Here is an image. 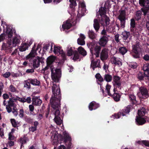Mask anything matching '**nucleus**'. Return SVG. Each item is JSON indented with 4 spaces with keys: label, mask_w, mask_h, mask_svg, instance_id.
Segmentation results:
<instances>
[{
    "label": "nucleus",
    "mask_w": 149,
    "mask_h": 149,
    "mask_svg": "<svg viewBox=\"0 0 149 149\" xmlns=\"http://www.w3.org/2000/svg\"><path fill=\"white\" fill-rule=\"evenodd\" d=\"M53 95L50 100L51 107L53 108L52 112L55 116L54 120L56 124L61 125L63 122L60 117L59 111L60 101L61 100V91L59 87L53 83L52 87Z\"/></svg>",
    "instance_id": "nucleus-1"
},
{
    "label": "nucleus",
    "mask_w": 149,
    "mask_h": 149,
    "mask_svg": "<svg viewBox=\"0 0 149 149\" xmlns=\"http://www.w3.org/2000/svg\"><path fill=\"white\" fill-rule=\"evenodd\" d=\"M52 134L51 136L52 144L53 145L56 146L59 143H61L62 142L65 143V131L63 132V136L59 134L55 130H52L51 131Z\"/></svg>",
    "instance_id": "nucleus-2"
},
{
    "label": "nucleus",
    "mask_w": 149,
    "mask_h": 149,
    "mask_svg": "<svg viewBox=\"0 0 149 149\" xmlns=\"http://www.w3.org/2000/svg\"><path fill=\"white\" fill-rule=\"evenodd\" d=\"M55 54L60 55L62 58L61 60L58 63V65L60 67L63 65L65 60V53L59 47L54 46L53 51Z\"/></svg>",
    "instance_id": "nucleus-3"
},
{
    "label": "nucleus",
    "mask_w": 149,
    "mask_h": 149,
    "mask_svg": "<svg viewBox=\"0 0 149 149\" xmlns=\"http://www.w3.org/2000/svg\"><path fill=\"white\" fill-rule=\"evenodd\" d=\"M51 69V76L52 80L55 82H58L61 76V70L60 68H52Z\"/></svg>",
    "instance_id": "nucleus-4"
},
{
    "label": "nucleus",
    "mask_w": 149,
    "mask_h": 149,
    "mask_svg": "<svg viewBox=\"0 0 149 149\" xmlns=\"http://www.w3.org/2000/svg\"><path fill=\"white\" fill-rule=\"evenodd\" d=\"M137 95L140 99L147 98L149 96L148 90L144 87L139 88V92L137 93Z\"/></svg>",
    "instance_id": "nucleus-5"
},
{
    "label": "nucleus",
    "mask_w": 149,
    "mask_h": 149,
    "mask_svg": "<svg viewBox=\"0 0 149 149\" xmlns=\"http://www.w3.org/2000/svg\"><path fill=\"white\" fill-rule=\"evenodd\" d=\"M41 58L38 56L37 59L33 58L29 60V63L33 66L34 69H35L39 67L40 62L42 63V61H41Z\"/></svg>",
    "instance_id": "nucleus-6"
},
{
    "label": "nucleus",
    "mask_w": 149,
    "mask_h": 149,
    "mask_svg": "<svg viewBox=\"0 0 149 149\" xmlns=\"http://www.w3.org/2000/svg\"><path fill=\"white\" fill-rule=\"evenodd\" d=\"M125 15L124 10H121L120 12V15L118 17V19L120 21L121 27L122 28H124L125 27Z\"/></svg>",
    "instance_id": "nucleus-7"
},
{
    "label": "nucleus",
    "mask_w": 149,
    "mask_h": 149,
    "mask_svg": "<svg viewBox=\"0 0 149 149\" xmlns=\"http://www.w3.org/2000/svg\"><path fill=\"white\" fill-rule=\"evenodd\" d=\"M11 40H8L7 43L3 42L1 46V50H4L6 52L13 47L12 45Z\"/></svg>",
    "instance_id": "nucleus-8"
},
{
    "label": "nucleus",
    "mask_w": 149,
    "mask_h": 149,
    "mask_svg": "<svg viewBox=\"0 0 149 149\" xmlns=\"http://www.w3.org/2000/svg\"><path fill=\"white\" fill-rule=\"evenodd\" d=\"M110 61L112 64L118 67L121 66L122 64L121 59L115 56L111 57Z\"/></svg>",
    "instance_id": "nucleus-9"
},
{
    "label": "nucleus",
    "mask_w": 149,
    "mask_h": 149,
    "mask_svg": "<svg viewBox=\"0 0 149 149\" xmlns=\"http://www.w3.org/2000/svg\"><path fill=\"white\" fill-rule=\"evenodd\" d=\"M130 111V107L129 106H127L126 108L123 110V112H119L117 114H115L114 115H113L111 116L112 118H113V119L118 118L120 117V115L122 114L123 116L125 115L124 113H128Z\"/></svg>",
    "instance_id": "nucleus-10"
},
{
    "label": "nucleus",
    "mask_w": 149,
    "mask_h": 149,
    "mask_svg": "<svg viewBox=\"0 0 149 149\" xmlns=\"http://www.w3.org/2000/svg\"><path fill=\"white\" fill-rule=\"evenodd\" d=\"M113 85L115 87L119 89H121V81L120 78L118 76H114L113 79Z\"/></svg>",
    "instance_id": "nucleus-11"
},
{
    "label": "nucleus",
    "mask_w": 149,
    "mask_h": 149,
    "mask_svg": "<svg viewBox=\"0 0 149 149\" xmlns=\"http://www.w3.org/2000/svg\"><path fill=\"white\" fill-rule=\"evenodd\" d=\"M109 18L107 16H104L100 20V22L103 27L105 26L107 27L109 24Z\"/></svg>",
    "instance_id": "nucleus-12"
},
{
    "label": "nucleus",
    "mask_w": 149,
    "mask_h": 149,
    "mask_svg": "<svg viewBox=\"0 0 149 149\" xmlns=\"http://www.w3.org/2000/svg\"><path fill=\"white\" fill-rule=\"evenodd\" d=\"M109 36H103L101 37L98 41L99 44L101 46H105L108 42Z\"/></svg>",
    "instance_id": "nucleus-13"
},
{
    "label": "nucleus",
    "mask_w": 149,
    "mask_h": 149,
    "mask_svg": "<svg viewBox=\"0 0 149 149\" xmlns=\"http://www.w3.org/2000/svg\"><path fill=\"white\" fill-rule=\"evenodd\" d=\"M108 50L106 48L102 49L100 55V58L102 61L106 60L108 58Z\"/></svg>",
    "instance_id": "nucleus-14"
},
{
    "label": "nucleus",
    "mask_w": 149,
    "mask_h": 149,
    "mask_svg": "<svg viewBox=\"0 0 149 149\" xmlns=\"http://www.w3.org/2000/svg\"><path fill=\"white\" fill-rule=\"evenodd\" d=\"M139 4L143 7V8L145 9H149V0H139Z\"/></svg>",
    "instance_id": "nucleus-15"
},
{
    "label": "nucleus",
    "mask_w": 149,
    "mask_h": 149,
    "mask_svg": "<svg viewBox=\"0 0 149 149\" xmlns=\"http://www.w3.org/2000/svg\"><path fill=\"white\" fill-rule=\"evenodd\" d=\"M79 7H81V9L83 10V12H82L81 13H80L79 12L78 13L77 16L78 17H79L83 16L86 13L85 5L84 2H81L79 3Z\"/></svg>",
    "instance_id": "nucleus-16"
},
{
    "label": "nucleus",
    "mask_w": 149,
    "mask_h": 149,
    "mask_svg": "<svg viewBox=\"0 0 149 149\" xmlns=\"http://www.w3.org/2000/svg\"><path fill=\"white\" fill-rule=\"evenodd\" d=\"M32 104L35 106H40L42 103L41 100L38 98V97L34 96L32 99Z\"/></svg>",
    "instance_id": "nucleus-17"
},
{
    "label": "nucleus",
    "mask_w": 149,
    "mask_h": 149,
    "mask_svg": "<svg viewBox=\"0 0 149 149\" xmlns=\"http://www.w3.org/2000/svg\"><path fill=\"white\" fill-rule=\"evenodd\" d=\"M80 37L78 38L77 40L78 44L81 45H83L85 44L84 39L85 38V36L82 34H80L79 35Z\"/></svg>",
    "instance_id": "nucleus-18"
},
{
    "label": "nucleus",
    "mask_w": 149,
    "mask_h": 149,
    "mask_svg": "<svg viewBox=\"0 0 149 149\" xmlns=\"http://www.w3.org/2000/svg\"><path fill=\"white\" fill-rule=\"evenodd\" d=\"M100 61L99 59H97L95 61L92 60L91 65V67L92 68L93 70H95V68L100 67Z\"/></svg>",
    "instance_id": "nucleus-19"
},
{
    "label": "nucleus",
    "mask_w": 149,
    "mask_h": 149,
    "mask_svg": "<svg viewBox=\"0 0 149 149\" xmlns=\"http://www.w3.org/2000/svg\"><path fill=\"white\" fill-rule=\"evenodd\" d=\"M71 139L69 134L66 133V145H67V148H70L71 146Z\"/></svg>",
    "instance_id": "nucleus-20"
},
{
    "label": "nucleus",
    "mask_w": 149,
    "mask_h": 149,
    "mask_svg": "<svg viewBox=\"0 0 149 149\" xmlns=\"http://www.w3.org/2000/svg\"><path fill=\"white\" fill-rule=\"evenodd\" d=\"M10 94H11L10 93ZM10 96L11 97V98L9 99V100L8 102V104L7 105L12 107L15 106L16 105L14 103V102L17 101V98L14 97H13L11 94Z\"/></svg>",
    "instance_id": "nucleus-21"
},
{
    "label": "nucleus",
    "mask_w": 149,
    "mask_h": 149,
    "mask_svg": "<svg viewBox=\"0 0 149 149\" xmlns=\"http://www.w3.org/2000/svg\"><path fill=\"white\" fill-rule=\"evenodd\" d=\"M6 34L9 38H11L13 35V30L11 28L10 26L6 25Z\"/></svg>",
    "instance_id": "nucleus-22"
},
{
    "label": "nucleus",
    "mask_w": 149,
    "mask_h": 149,
    "mask_svg": "<svg viewBox=\"0 0 149 149\" xmlns=\"http://www.w3.org/2000/svg\"><path fill=\"white\" fill-rule=\"evenodd\" d=\"M99 107V104L94 101L92 102L89 104V108L90 111L95 110Z\"/></svg>",
    "instance_id": "nucleus-23"
},
{
    "label": "nucleus",
    "mask_w": 149,
    "mask_h": 149,
    "mask_svg": "<svg viewBox=\"0 0 149 149\" xmlns=\"http://www.w3.org/2000/svg\"><path fill=\"white\" fill-rule=\"evenodd\" d=\"M56 59V57L53 56H51L48 57L46 61L47 65L51 66L52 63L54 62Z\"/></svg>",
    "instance_id": "nucleus-24"
},
{
    "label": "nucleus",
    "mask_w": 149,
    "mask_h": 149,
    "mask_svg": "<svg viewBox=\"0 0 149 149\" xmlns=\"http://www.w3.org/2000/svg\"><path fill=\"white\" fill-rule=\"evenodd\" d=\"M20 37H19L18 38L16 36L14 37L12 40V45L13 47H15L18 44H19L20 42Z\"/></svg>",
    "instance_id": "nucleus-25"
},
{
    "label": "nucleus",
    "mask_w": 149,
    "mask_h": 149,
    "mask_svg": "<svg viewBox=\"0 0 149 149\" xmlns=\"http://www.w3.org/2000/svg\"><path fill=\"white\" fill-rule=\"evenodd\" d=\"M132 51L136 54H138L139 52L140 51L139 44L137 43L136 44L133 45L132 46Z\"/></svg>",
    "instance_id": "nucleus-26"
},
{
    "label": "nucleus",
    "mask_w": 149,
    "mask_h": 149,
    "mask_svg": "<svg viewBox=\"0 0 149 149\" xmlns=\"http://www.w3.org/2000/svg\"><path fill=\"white\" fill-rule=\"evenodd\" d=\"M35 45H34L30 53L26 56V58L27 60H30L31 58H33L35 56V53H36V51L34 49L35 48Z\"/></svg>",
    "instance_id": "nucleus-27"
},
{
    "label": "nucleus",
    "mask_w": 149,
    "mask_h": 149,
    "mask_svg": "<svg viewBox=\"0 0 149 149\" xmlns=\"http://www.w3.org/2000/svg\"><path fill=\"white\" fill-rule=\"evenodd\" d=\"M69 1L70 3V7L72 10V13L73 14V12L74 11L75 7L77 5V3L76 0H69Z\"/></svg>",
    "instance_id": "nucleus-28"
},
{
    "label": "nucleus",
    "mask_w": 149,
    "mask_h": 149,
    "mask_svg": "<svg viewBox=\"0 0 149 149\" xmlns=\"http://www.w3.org/2000/svg\"><path fill=\"white\" fill-rule=\"evenodd\" d=\"M93 27L97 32L98 31L100 28V25L98 20L96 19H94L93 21Z\"/></svg>",
    "instance_id": "nucleus-29"
},
{
    "label": "nucleus",
    "mask_w": 149,
    "mask_h": 149,
    "mask_svg": "<svg viewBox=\"0 0 149 149\" xmlns=\"http://www.w3.org/2000/svg\"><path fill=\"white\" fill-rule=\"evenodd\" d=\"M28 80L29 81L30 84L33 86H39L40 84V81L36 79H28Z\"/></svg>",
    "instance_id": "nucleus-30"
},
{
    "label": "nucleus",
    "mask_w": 149,
    "mask_h": 149,
    "mask_svg": "<svg viewBox=\"0 0 149 149\" xmlns=\"http://www.w3.org/2000/svg\"><path fill=\"white\" fill-rule=\"evenodd\" d=\"M115 25L113 23H112L110 25H108L106 27V29L107 31L109 32L113 31L115 29Z\"/></svg>",
    "instance_id": "nucleus-31"
},
{
    "label": "nucleus",
    "mask_w": 149,
    "mask_h": 149,
    "mask_svg": "<svg viewBox=\"0 0 149 149\" xmlns=\"http://www.w3.org/2000/svg\"><path fill=\"white\" fill-rule=\"evenodd\" d=\"M73 54L71 58L74 61H76L79 58L80 55L77 51H74Z\"/></svg>",
    "instance_id": "nucleus-32"
},
{
    "label": "nucleus",
    "mask_w": 149,
    "mask_h": 149,
    "mask_svg": "<svg viewBox=\"0 0 149 149\" xmlns=\"http://www.w3.org/2000/svg\"><path fill=\"white\" fill-rule=\"evenodd\" d=\"M101 47L98 45L96 46L94 48V54L96 57H99L100 52L101 51Z\"/></svg>",
    "instance_id": "nucleus-33"
},
{
    "label": "nucleus",
    "mask_w": 149,
    "mask_h": 149,
    "mask_svg": "<svg viewBox=\"0 0 149 149\" xmlns=\"http://www.w3.org/2000/svg\"><path fill=\"white\" fill-rule=\"evenodd\" d=\"M77 51L79 53L83 56H85L86 55V51L82 47H79L77 49Z\"/></svg>",
    "instance_id": "nucleus-34"
},
{
    "label": "nucleus",
    "mask_w": 149,
    "mask_h": 149,
    "mask_svg": "<svg viewBox=\"0 0 149 149\" xmlns=\"http://www.w3.org/2000/svg\"><path fill=\"white\" fill-rule=\"evenodd\" d=\"M28 138L26 137L25 135L23 137H21L19 139V141L21 143L20 148H22V147H24L23 145L26 143V140Z\"/></svg>",
    "instance_id": "nucleus-35"
},
{
    "label": "nucleus",
    "mask_w": 149,
    "mask_h": 149,
    "mask_svg": "<svg viewBox=\"0 0 149 149\" xmlns=\"http://www.w3.org/2000/svg\"><path fill=\"white\" fill-rule=\"evenodd\" d=\"M136 121L137 124L139 125H142L146 122V120L143 118L140 117L137 118Z\"/></svg>",
    "instance_id": "nucleus-36"
},
{
    "label": "nucleus",
    "mask_w": 149,
    "mask_h": 149,
    "mask_svg": "<svg viewBox=\"0 0 149 149\" xmlns=\"http://www.w3.org/2000/svg\"><path fill=\"white\" fill-rule=\"evenodd\" d=\"M28 48V44L26 43H24L23 45L22 44L20 48H19V51L21 52L25 51Z\"/></svg>",
    "instance_id": "nucleus-37"
},
{
    "label": "nucleus",
    "mask_w": 149,
    "mask_h": 149,
    "mask_svg": "<svg viewBox=\"0 0 149 149\" xmlns=\"http://www.w3.org/2000/svg\"><path fill=\"white\" fill-rule=\"evenodd\" d=\"M122 38L125 40H127L130 35L129 32L124 31L122 32Z\"/></svg>",
    "instance_id": "nucleus-38"
},
{
    "label": "nucleus",
    "mask_w": 149,
    "mask_h": 149,
    "mask_svg": "<svg viewBox=\"0 0 149 149\" xmlns=\"http://www.w3.org/2000/svg\"><path fill=\"white\" fill-rule=\"evenodd\" d=\"M130 30L132 32H134V28L135 26V21L134 19H131L130 22Z\"/></svg>",
    "instance_id": "nucleus-39"
},
{
    "label": "nucleus",
    "mask_w": 149,
    "mask_h": 149,
    "mask_svg": "<svg viewBox=\"0 0 149 149\" xmlns=\"http://www.w3.org/2000/svg\"><path fill=\"white\" fill-rule=\"evenodd\" d=\"M146 111L145 109L142 107L138 111V115L140 116H144L146 113Z\"/></svg>",
    "instance_id": "nucleus-40"
},
{
    "label": "nucleus",
    "mask_w": 149,
    "mask_h": 149,
    "mask_svg": "<svg viewBox=\"0 0 149 149\" xmlns=\"http://www.w3.org/2000/svg\"><path fill=\"white\" fill-rule=\"evenodd\" d=\"M24 120L28 123L32 124L33 123V119L26 116L24 117Z\"/></svg>",
    "instance_id": "nucleus-41"
},
{
    "label": "nucleus",
    "mask_w": 149,
    "mask_h": 149,
    "mask_svg": "<svg viewBox=\"0 0 149 149\" xmlns=\"http://www.w3.org/2000/svg\"><path fill=\"white\" fill-rule=\"evenodd\" d=\"M120 96V94L117 93H114L113 95V99L116 101H118L119 100Z\"/></svg>",
    "instance_id": "nucleus-42"
},
{
    "label": "nucleus",
    "mask_w": 149,
    "mask_h": 149,
    "mask_svg": "<svg viewBox=\"0 0 149 149\" xmlns=\"http://www.w3.org/2000/svg\"><path fill=\"white\" fill-rule=\"evenodd\" d=\"M74 51L72 47L67 48V55L68 56H72L74 53Z\"/></svg>",
    "instance_id": "nucleus-43"
},
{
    "label": "nucleus",
    "mask_w": 149,
    "mask_h": 149,
    "mask_svg": "<svg viewBox=\"0 0 149 149\" xmlns=\"http://www.w3.org/2000/svg\"><path fill=\"white\" fill-rule=\"evenodd\" d=\"M88 34L89 37L91 39H94L96 37V35L92 30H89Z\"/></svg>",
    "instance_id": "nucleus-44"
},
{
    "label": "nucleus",
    "mask_w": 149,
    "mask_h": 149,
    "mask_svg": "<svg viewBox=\"0 0 149 149\" xmlns=\"http://www.w3.org/2000/svg\"><path fill=\"white\" fill-rule=\"evenodd\" d=\"M119 51L121 54L124 55L127 52V50L125 47H121L119 48Z\"/></svg>",
    "instance_id": "nucleus-45"
},
{
    "label": "nucleus",
    "mask_w": 149,
    "mask_h": 149,
    "mask_svg": "<svg viewBox=\"0 0 149 149\" xmlns=\"http://www.w3.org/2000/svg\"><path fill=\"white\" fill-rule=\"evenodd\" d=\"M12 110L11 112L13 113L14 116L15 117H16L18 115V113L17 109L16 107L15 106L13 107Z\"/></svg>",
    "instance_id": "nucleus-46"
},
{
    "label": "nucleus",
    "mask_w": 149,
    "mask_h": 149,
    "mask_svg": "<svg viewBox=\"0 0 149 149\" xmlns=\"http://www.w3.org/2000/svg\"><path fill=\"white\" fill-rule=\"evenodd\" d=\"M99 12H100V15L101 16V18L104 16H106L105 15L106 13L105 9L103 8H102L100 9Z\"/></svg>",
    "instance_id": "nucleus-47"
},
{
    "label": "nucleus",
    "mask_w": 149,
    "mask_h": 149,
    "mask_svg": "<svg viewBox=\"0 0 149 149\" xmlns=\"http://www.w3.org/2000/svg\"><path fill=\"white\" fill-rule=\"evenodd\" d=\"M104 79L107 82H109L112 80V77L108 74H106L104 76Z\"/></svg>",
    "instance_id": "nucleus-48"
},
{
    "label": "nucleus",
    "mask_w": 149,
    "mask_h": 149,
    "mask_svg": "<svg viewBox=\"0 0 149 149\" xmlns=\"http://www.w3.org/2000/svg\"><path fill=\"white\" fill-rule=\"evenodd\" d=\"M141 12L140 11H137L136 14L135 19L138 20L141 18Z\"/></svg>",
    "instance_id": "nucleus-49"
},
{
    "label": "nucleus",
    "mask_w": 149,
    "mask_h": 149,
    "mask_svg": "<svg viewBox=\"0 0 149 149\" xmlns=\"http://www.w3.org/2000/svg\"><path fill=\"white\" fill-rule=\"evenodd\" d=\"M30 83L29 81L28 80V79L24 81V87H26L28 89L31 88V85H30Z\"/></svg>",
    "instance_id": "nucleus-50"
},
{
    "label": "nucleus",
    "mask_w": 149,
    "mask_h": 149,
    "mask_svg": "<svg viewBox=\"0 0 149 149\" xmlns=\"http://www.w3.org/2000/svg\"><path fill=\"white\" fill-rule=\"evenodd\" d=\"M72 22V21H70L69 20H67L66 22V29H68L71 27Z\"/></svg>",
    "instance_id": "nucleus-51"
},
{
    "label": "nucleus",
    "mask_w": 149,
    "mask_h": 149,
    "mask_svg": "<svg viewBox=\"0 0 149 149\" xmlns=\"http://www.w3.org/2000/svg\"><path fill=\"white\" fill-rule=\"evenodd\" d=\"M142 11L144 13V15H147V17L149 19V9H145L144 8H142L141 9Z\"/></svg>",
    "instance_id": "nucleus-52"
},
{
    "label": "nucleus",
    "mask_w": 149,
    "mask_h": 149,
    "mask_svg": "<svg viewBox=\"0 0 149 149\" xmlns=\"http://www.w3.org/2000/svg\"><path fill=\"white\" fill-rule=\"evenodd\" d=\"M10 121L13 127H17V122L15 119H11Z\"/></svg>",
    "instance_id": "nucleus-53"
},
{
    "label": "nucleus",
    "mask_w": 149,
    "mask_h": 149,
    "mask_svg": "<svg viewBox=\"0 0 149 149\" xmlns=\"http://www.w3.org/2000/svg\"><path fill=\"white\" fill-rule=\"evenodd\" d=\"M9 90L12 92H17V90L15 87L12 84L10 85L9 87Z\"/></svg>",
    "instance_id": "nucleus-54"
},
{
    "label": "nucleus",
    "mask_w": 149,
    "mask_h": 149,
    "mask_svg": "<svg viewBox=\"0 0 149 149\" xmlns=\"http://www.w3.org/2000/svg\"><path fill=\"white\" fill-rule=\"evenodd\" d=\"M16 98L17 100H18L19 101L22 103H24L26 102V98L24 97H19L18 96H16Z\"/></svg>",
    "instance_id": "nucleus-55"
},
{
    "label": "nucleus",
    "mask_w": 149,
    "mask_h": 149,
    "mask_svg": "<svg viewBox=\"0 0 149 149\" xmlns=\"http://www.w3.org/2000/svg\"><path fill=\"white\" fill-rule=\"evenodd\" d=\"M129 66L130 67L134 69L137 67V64L135 62H133L129 63Z\"/></svg>",
    "instance_id": "nucleus-56"
},
{
    "label": "nucleus",
    "mask_w": 149,
    "mask_h": 149,
    "mask_svg": "<svg viewBox=\"0 0 149 149\" xmlns=\"http://www.w3.org/2000/svg\"><path fill=\"white\" fill-rule=\"evenodd\" d=\"M111 86L108 84H107L106 86V90L107 92V93L108 95H111L112 94L111 93L110 91V89Z\"/></svg>",
    "instance_id": "nucleus-57"
},
{
    "label": "nucleus",
    "mask_w": 149,
    "mask_h": 149,
    "mask_svg": "<svg viewBox=\"0 0 149 149\" xmlns=\"http://www.w3.org/2000/svg\"><path fill=\"white\" fill-rule=\"evenodd\" d=\"M143 69L144 71H148L149 70V65L146 63L144 65L143 67Z\"/></svg>",
    "instance_id": "nucleus-58"
},
{
    "label": "nucleus",
    "mask_w": 149,
    "mask_h": 149,
    "mask_svg": "<svg viewBox=\"0 0 149 149\" xmlns=\"http://www.w3.org/2000/svg\"><path fill=\"white\" fill-rule=\"evenodd\" d=\"M144 77V74L142 73L139 72L138 74L137 78L140 80H142Z\"/></svg>",
    "instance_id": "nucleus-59"
},
{
    "label": "nucleus",
    "mask_w": 149,
    "mask_h": 149,
    "mask_svg": "<svg viewBox=\"0 0 149 149\" xmlns=\"http://www.w3.org/2000/svg\"><path fill=\"white\" fill-rule=\"evenodd\" d=\"M95 77L99 81H102L103 80V78L101 77L100 74L99 73L95 75Z\"/></svg>",
    "instance_id": "nucleus-60"
},
{
    "label": "nucleus",
    "mask_w": 149,
    "mask_h": 149,
    "mask_svg": "<svg viewBox=\"0 0 149 149\" xmlns=\"http://www.w3.org/2000/svg\"><path fill=\"white\" fill-rule=\"evenodd\" d=\"M19 116L20 118H22L24 116V111L23 109H20L19 111Z\"/></svg>",
    "instance_id": "nucleus-61"
},
{
    "label": "nucleus",
    "mask_w": 149,
    "mask_h": 149,
    "mask_svg": "<svg viewBox=\"0 0 149 149\" xmlns=\"http://www.w3.org/2000/svg\"><path fill=\"white\" fill-rule=\"evenodd\" d=\"M43 45V52H45L48 49L50 45L49 44H44Z\"/></svg>",
    "instance_id": "nucleus-62"
},
{
    "label": "nucleus",
    "mask_w": 149,
    "mask_h": 149,
    "mask_svg": "<svg viewBox=\"0 0 149 149\" xmlns=\"http://www.w3.org/2000/svg\"><path fill=\"white\" fill-rule=\"evenodd\" d=\"M10 75V73L9 72H6L5 74L2 75L5 78H8Z\"/></svg>",
    "instance_id": "nucleus-63"
},
{
    "label": "nucleus",
    "mask_w": 149,
    "mask_h": 149,
    "mask_svg": "<svg viewBox=\"0 0 149 149\" xmlns=\"http://www.w3.org/2000/svg\"><path fill=\"white\" fill-rule=\"evenodd\" d=\"M5 38V33H2L0 35V42L3 41Z\"/></svg>",
    "instance_id": "nucleus-64"
}]
</instances>
